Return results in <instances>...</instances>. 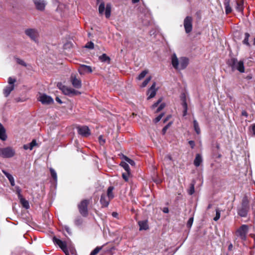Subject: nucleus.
Listing matches in <instances>:
<instances>
[{"instance_id": "09e8293b", "label": "nucleus", "mask_w": 255, "mask_h": 255, "mask_svg": "<svg viewBox=\"0 0 255 255\" xmlns=\"http://www.w3.org/2000/svg\"><path fill=\"white\" fill-rule=\"evenodd\" d=\"M193 222V217H191L189 218L188 220L187 223V226L188 228H191Z\"/></svg>"}, {"instance_id": "e433bc0d", "label": "nucleus", "mask_w": 255, "mask_h": 255, "mask_svg": "<svg viewBox=\"0 0 255 255\" xmlns=\"http://www.w3.org/2000/svg\"><path fill=\"white\" fill-rule=\"evenodd\" d=\"M15 192H16V194L17 195V197H18V199L23 197L21 194V189L20 188V187L19 186H15Z\"/></svg>"}, {"instance_id": "cd10ccee", "label": "nucleus", "mask_w": 255, "mask_h": 255, "mask_svg": "<svg viewBox=\"0 0 255 255\" xmlns=\"http://www.w3.org/2000/svg\"><path fill=\"white\" fill-rule=\"evenodd\" d=\"M19 200H20V203L25 208L28 209L29 208L28 202L23 197L19 198Z\"/></svg>"}, {"instance_id": "4468645a", "label": "nucleus", "mask_w": 255, "mask_h": 255, "mask_svg": "<svg viewBox=\"0 0 255 255\" xmlns=\"http://www.w3.org/2000/svg\"><path fill=\"white\" fill-rule=\"evenodd\" d=\"M78 71L81 75H83L87 73H92V69L90 66L81 65L78 68Z\"/></svg>"}, {"instance_id": "37998d69", "label": "nucleus", "mask_w": 255, "mask_h": 255, "mask_svg": "<svg viewBox=\"0 0 255 255\" xmlns=\"http://www.w3.org/2000/svg\"><path fill=\"white\" fill-rule=\"evenodd\" d=\"M151 80V77H149L148 78H147L143 82V83H142V85H141V87H145L147 84L149 82V81H150Z\"/></svg>"}, {"instance_id": "0e129e2a", "label": "nucleus", "mask_w": 255, "mask_h": 255, "mask_svg": "<svg viewBox=\"0 0 255 255\" xmlns=\"http://www.w3.org/2000/svg\"><path fill=\"white\" fill-rule=\"evenodd\" d=\"M65 230H66V231H67L68 233H70V228H69V227H68L66 226V227H65Z\"/></svg>"}, {"instance_id": "ddd939ff", "label": "nucleus", "mask_w": 255, "mask_h": 255, "mask_svg": "<svg viewBox=\"0 0 255 255\" xmlns=\"http://www.w3.org/2000/svg\"><path fill=\"white\" fill-rule=\"evenodd\" d=\"M53 242L62 249V250L65 253L66 255L68 254L67 245L65 242L62 241L56 238L55 237L53 238Z\"/></svg>"}, {"instance_id": "69168bd1", "label": "nucleus", "mask_w": 255, "mask_h": 255, "mask_svg": "<svg viewBox=\"0 0 255 255\" xmlns=\"http://www.w3.org/2000/svg\"><path fill=\"white\" fill-rule=\"evenodd\" d=\"M112 215H113V217H117V216H118V214H117V213H116V212H113V213H112Z\"/></svg>"}, {"instance_id": "de8ad7c7", "label": "nucleus", "mask_w": 255, "mask_h": 255, "mask_svg": "<svg viewBox=\"0 0 255 255\" xmlns=\"http://www.w3.org/2000/svg\"><path fill=\"white\" fill-rule=\"evenodd\" d=\"M99 143H100V144L101 145H103L105 143L106 140L104 138L103 135L99 136Z\"/></svg>"}, {"instance_id": "393cba45", "label": "nucleus", "mask_w": 255, "mask_h": 255, "mask_svg": "<svg viewBox=\"0 0 255 255\" xmlns=\"http://www.w3.org/2000/svg\"><path fill=\"white\" fill-rule=\"evenodd\" d=\"M202 162V158L200 154H197L194 161V164L195 166L198 167Z\"/></svg>"}, {"instance_id": "bf43d9fd", "label": "nucleus", "mask_w": 255, "mask_h": 255, "mask_svg": "<svg viewBox=\"0 0 255 255\" xmlns=\"http://www.w3.org/2000/svg\"><path fill=\"white\" fill-rule=\"evenodd\" d=\"M23 148L25 150H27L28 149H30V146H29V144H24L23 145Z\"/></svg>"}, {"instance_id": "2f4dec72", "label": "nucleus", "mask_w": 255, "mask_h": 255, "mask_svg": "<svg viewBox=\"0 0 255 255\" xmlns=\"http://www.w3.org/2000/svg\"><path fill=\"white\" fill-rule=\"evenodd\" d=\"M121 165L124 168V169L127 172H130V168L128 164L127 163L122 162L121 163Z\"/></svg>"}, {"instance_id": "052dcab7", "label": "nucleus", "mask_w": 255, "mask_h": 255, "mask_svg": "<svg viewBox=\"0 0 255 255\" xmlns=\"http://www.w3.org/2000/svg\"><path fill=\"white\" fill-rule=\"evenodd\" d=\"M253 78V76L252 75V74H250V75H248V76H247V77H246V79H247V80H251Z\"/></svg>"}, {"instance_id": "4be33fe9", "label": "nucleus", "mask_w": 255, "mask_h": 255, "mask_svg": "<svg viewBox=\"0 0 255 255\" xmlns=\"http://www.w3.org/2000/svg\"><path fill=\"white\" fill-rule=\"evenodd\" d=\"M139 226V230H146L148 229V222L147 220L140 221L138 222Z\"/></svg>"}, {"instance_id": "f3484780", "label": "nucleus", "mask_w": 255, "mask_h": 255, "mask_svg": "<svg viewBox=\"0 0 255 255\" xmlns=\"http://www.w3.org/2000/svg\"><path fill=\"white\" fill-rule=\"evenodd\" d=\"M156 84L155 83H153L151 87L149 88L147 92V94L148 95V97L147 98L148 99L153 98L156 93V89H155Z\"/></svg>"}, {"instance_id": "58836bf2", "label": "nucleus", "mask_w": 255, "mask_h": 255, "mask_svg": "<svg viewBox=\"0 0 255 255\" xmlns=\"http://www.w3.org/2000/svg\"><path fill=\"white\" fill-rule=\"evenodd\" d=\"M15 60L17 63H18V64H20L24 67H26L27 66L26 63L23 60L18 58H15Z\"/></svg>"}, {"instance_id": "412c9836", "label": "nucleus", "mask_w": 255, "mask_h": 255, "mask_svg": "<svg viewBox=\"0 0 255 255\" xmlns=\"http://www.w3.org/2000/svg\"><path fill=\"white\" fill-rule=\"evenodd\" d=\"M140 18L141 19V22L144 25H148L149 24L150 19V15L149 13H147L144 15V18L142 19V14L140 16Z\"/></svg>"}, {"instance_id": "5fc2aeb1", "label": "nucleus", "mask_w": 255, "mask_h": 255, "mask_svg": "<svg viewBox=\"0 0 255 255\" xmlns=\"http://www.w3.org/2000/svg\"><path fill=\"white\" fill-rule=\"evenodd\" d=\"M82 223V221L81 219H77L75 220V224L77 225H81Z\"/></svg>"}, {"instance_id": "13d9d810", "label": "nucleus", "mask_w": 255, "mask_h": 255, "mask_svg": "<svg viewBox=\"0 0 255 255\" xmlns=\"http://www.w3.org/2000/svg\"><path fill=\"white\" fill-rule=\"evenodd\" d=\"M168 128V125H167L163 128L162 132L163 134H164L166 132V130Z\"/></svg>"}, {"instance_id": "603ef678", "label": "nucleus", "mask_w": 255, "mask_h": 255, "mask_svg": "<svg viewBox=\"0 0 255 255\" xmlns=\"http://www.w3.org/2000/svg\"><path fill=\"white\" fill-rule=\"evenodd\" d=\"M165 104L164 103H162L160 104V105L159 106V107L157 108V110L156 111V112L157 113V112H160L161 110H162L164 107H165Z\"/></svg>"}, {"instance_id": "39448f33", "label": "nucleus", "mask_w": 255, "mask_h": 255, "mask_svg": "<svg viewBox=\"0 0 255 255\" xmlns=\"http://www.w3.org/2000/svg\"><path fill=\"white\" fill-rule=\"evenodd\" d=\"M15 154V150L10 146L0 148V156L3 158H8L14 156Z\"/></svg>"}, {"instance_id": "dca6fc26", "label": "nucleus", "mask_w": 255, "mask_h": 255, "mask_svg": "<svg viewBox=\"0 0 255 255\" xmlns=\"http://www.w3.org/2000/svg\"><path fill=\"white\" fill-rule=\"evenodd\" d=\"M36 8L39 10H44L46 3L43 0H33Z\"/></svg>"}, {"instance_id": "20e7f679", "label": "nucleus", "mask_w": 255, "mask_h": 255, "mask_svg": "<svg viewBox=\"0 0 255 255\" xmlns=\"http://www.w3.org/2000/svg\"><path fill=\"white\" fill-rule=\"evenodd\" d=\"M229 64L233 70H237L241 73L245 72V67L243 61H238L236 58L231 59Z\"/></svg>"}, {"instance_id": "6ab92c4d", "label": "nucleus", "mask_w": 255, "mask_h": 255, "mask_svg": "<svg viewBox=\"0 0 255 255\" xmlns=\"http://www.w3.org/2000/svg\"><path fill=\"white\" fill-rule=\"evenodd\" d=\"M110 200L108 197H106L105 194H103L101 197L100 202L103 207H107L109 204Z\"/></svg>"}, {"instance_id": "aec40b11", "label": "nucleus", "mask_w": 255, "mask_h": 255, "mask_svg": "<svg viewBox=\"0 0 255 255\" xmlns=\"http://www.w3.org/2000/svg\"><path fill=\"white\" fill-rule=\"evenodd\" d=\"M7 139L6 130L2 125L0 123V139L5 141Z\"/></svg>"}, {"instance_id": "a19ab883", "label": "nucleus", "mask_w": 255, "mask_h": 255, "mask_svg": "<svg viewBox=\"0 0 255 255\" xmlns=\"http://www.w3.org/2000/svg\"><path fill=\"white\" fill-rule=\"evenodd\" d=\"M195 192L194 189V184L192 183L191 184L189 189L188 190V194L189 195H192Z\"/></svg>"}, {"instance_id": "ea45409f", "label": "nucleus", "mask_w": 255, "mask_h": 255, "mask_svg": "<svg viewBox=\"0 0 255 255\" xmlns=\"http://www.w3.org/2000/svg\"><path fill=\"white\" fill-rule=\"evenodd\" d=\"M102 249V247H96L90 254V255H96Z\"/></svg>"}, {"instance_id": "6e6552de", "label": "nucleus", "mask_w": 255, "mask_h": 255, "mask_svg": "<svg viewBox=\"0 0 255 255\" xmlns=\"http://www.w3.org/2000/svg\"><path fill=\"white\" fill-rule=\"evenodd\" d=\"M89 204V200H83L78 205V208L80 214L84 217L88 215L87 206Z\"/></svg>"}, {"instance_id": "f704fd0d", "label": "nucleus", "mask_w": 255, "mask_h": 255, "mask_svg": "<svg viewBox=\"0 0 255 255\" xmlns=\"http://www.w3.org/2000/svg\"><path fill=\"white\" fill-rule=\"evenodd\" d=\"M148 73V71L147 70H144L143 71H142L138 75V77H137V79L139 80H140L141 79H142L145 76V75H146V74Z\"/></svg>"}, {"instance_id": "1a4fd4ad", "label": "nucleus", "mask_w": 255, "mask_h": 255, "mask_svg": "<svg viewBox=\"0 0 255 255\" xmlns=\"http://www.w3.org/2000/svg\"><path fill=\"white\" fill-rule=\"evenodd\" d=\"M38 100L44 105H49L53 103L54 102L53 99L50 96L45 94H40L38 98Z\"/></svg>"}, {"instance_id": "2eb2a0df", "label": "nucleus", "mask_w": 255, "mask_h": 255, "mask_svg": "<svg viewBox=\"0 0 255 255\" xmlns=\"http://www.w3.org/2000/svg\"><path fill=\"white\" fill-rule=\"evenodd\" d=\"M71 81L74 87L79 89L81 87L82 83L80 79H77L74 75H71Z\"/></svg>"}, {"instance_id": "f8f14e48", "label": "nucleus", "mask_w": 255, "mask_h": 255, "mask_svg": "<svg viewBox=\"0 0 255 255\" xmlns=\"http://www.w3.org/2000/svg\"><path fill=\"white\" fill-rule=\"evenodd\" d=\"M77 128L78 133L82 136L87 137L91 134L90 129L87 126H79Z\"/></svg>"}, {"instance_id": "423d86ee", "label": "nucleus", "mask_w": 255, "mask_h": 255, "mask_svg": "<svg viewBox=\"0 0 255 255\" xmlns=\"http://www.w3.org/2000/svg\"><path fill=\"white\" fill-rule=\"evenodd\" d=\"M25 34L32 40L36 43L38 42L39 32L34 28H28L25 30Z\"/></svg>"}, {"instance_id": "864d4df0", "label": "nucleus", "mask_w": 255, "mask_h": 255, "mask_svg": "<svg viewBox=\"0 0 255 255\" xmlns=\"http://www.w3.org/2000/svg\"><path fill=\"white\" fill-rule=\"evenodd\" d=\"M189 144H190V145L191 146V147L192 148H194V146H195V142L193 140H190L189 141Z\"/></svg>"}, {"instance_id": "b1692460", "label": "nucleus", "mask_w": 255, "mask_h": 255, "mask_svg": "<svg viewBox=\"0 0 255 255\" xmlns=\"http://www.w3.org/2000/svg\"><path fill=\"white\" fill-rule=\"evenodd\" d=\"M236 9L239 12H243L244 10V2L243 0H238L236 1Z\"/></svg>"}, {"instance_id": "c03bdc74", "label": "nucleus", "mask_w": 255, "mask_h": 255, "mask_svg": "<svg viewBox=\"0 0 255 255\" xmlns=\"http://www.w3.org/2000/svg\"><path fill=\"white\" fill-rule=\"evenodd\" d=\"M30 146V150H32L33 148L37 145L36 141L35 139L32 140V141L29 143Z\"/></svg>"}, {"instance_id": "bb28decb", "label": "nucleus", "mask_w": 255, "mask_h": 255, "mask_svg": "<svg viewBox=\"0 0 255 255\" xmlns=\"http://www.w3.org/2000/svg\"><path fill=\"white\" fill-rule=\"evenodd\" d=\"M224 5H225L226 13L227 14H228L231 13L232 11V8L230 5L229 0H226V1L224 2Z\"/></svg>"}, {"instance_id": "3c124183", "label": "nucleus", "mask_w": 255, "mask_h": 255, "mask_svg": "<svg viewBox=\"0 0 255 255\" xmlns=\"http://www.w3.org/2000/svg\"><path fill=\"white\" fill-rule=\"evenodd\" d=\"M163 114H160L158 116H157L154 120V121L155 123L158 122L159 121H160V120H161V119L162 118V117H163Z\"/></svg>"}, {"instance_id": "f03ea898", "label": "nucleus", "mask_w": 255, "mask_h": 255, "mask_svg": "<svg viewBox=\"0 0 255 255\" xmlns=\"http://www.w3.org/2000/svg\"><path fill=\"white\" fill-rule=\"evenodd\" d=\"M249 209V201L248 197L245 196L242 199L241 206L238 207V214L242 217H246L248 215Z\"/></svg>"}, {"instance_id": "473e14b6", "label": "nucleus", "mask_w": 255, "mask_h": 255, "mask_svg": "<svg viewBox=\"0 0 255 255\" xmlns=\"http://www.w3.org/2000/svg\"><path fill=\"white\" fill-rule=\"evenodd\" d=\"M50 171L52 177L54 179L55 181H56L57 180V176L56 171L52 168H50Z\"/></svg>"}, {"instance_id": "680f3d73", "label": "nucleus", "mask_w": 255, "mask_h": 255, "mask_svg": "<svg viewBox=\"0 0 255 255\" xmlns=\"http://www.w3.org/2000/svg\"><path fill=\"white\" fill-rule=\"evenodd\" d=\"M242 115L243 116H244L246 117H247V116H248L247 113L246 111H243V112H242Z\"/></svg>"}, {"instance_id": "a18cd8bd", "label": "nucleus", "mask_w": 255, "mask_h": 255, "mask_svg": "<svg viewBox=\"0 0 255 255\" xmlns=\"http://www.w3.org/2000/svg\"><path fill=\"white\" fill-rule=\"evenodd\" d=\"M129 175H130V172L123 173L122 174V177L126 181H128Z\"/></svg>"}, {"instance_id": "c9c22d12", "label": "nucleus", "mask_w": 255, "mask_h": 255, "mask_svg": "<svg viewBox=\"0 0 255 255\" xmlns=\"http://www.w3.org/2000/svg\"><path fill=\"white\" fill-rule=\"evenodd\" d=\"M124 160L128 163H129V164H130L132 166H133L135 165V162L133 160H132V159L129 158L128 157L126 156H124Z\"/></svg>"}, {"instance_id": "0eeeda50", "label": "nucleus", "mask_w": 255, "mask_h": 255, "mask_svg": "<svg viewBox=\"0 0 255 255\" xmlns=\"http://www.w3.org/2000/svg\"><path fill=\"white\" fill-rule=\"evenodd\" d=\"M249 228L246 225H243L238 229L236 235L243 240L246 239V236L248 232Z\"/></svg>"}, {"instance_id": "338daca9", "label": "nucleus", "mask_w": 255, "mask_h": 255, "mask_svg": "<svg viewBox=\"0 0 255 255\" xmlns=\"http://www.w3.org/2000/svg\"><path fill=\"white\" fill-rule=\"evenodd\" d=\"M232 248H233V245H232V244H231L229 246V247H228V249H229V250H232Z\"/></svg>"}, {"instance_id": "c756f323", "label": "nucleus", "mask_w": 255, "mask_h": 255, "mask_svg": "<svg viewBox=\"0 0 255 255\" xmlns=\"http://www.w3.org/2000/svg\"><path fill=\"white\" fill-rule=\"evenodd\" d=\"M194 128L197 134H199L200 133V128L197 121L196 120H193Z\"/></svg>"}, {"instance_id": "4c0bfd02", "label": "nucleus", "mask_w": 255, "mask_h": 255, "mask_svg": "<svg viewBox=\"0 0 255 255\" xmlns=\"http://www.w3.org/2000/svg\"><path fill=\"white\" fill-rule=\"evenodd\" d=\"M245 35V37L243 40V43H244V44L249 46L250 44L249 43V38L250 37V34L248 33H246Z\"/></svg>"}, {"instance_id": "c85d7f7f", "label": "nucleus", "mask_w": 255, "mask_h": 255, "mask_svg": "<svg viewBox=\"0 0 255 255\" xmlns=\"http://www.w3.org/2000/svg\"><path fill=\"white\" fill-rule=\"evenodd\" d=\"M114 189V187L113 186H110L108 188L107 196L109 198V199H112L114 197V194H113V192Z\"/></svg>"}, {"instance_id": "9b49d317", "label": "nucleus", "mask_w": 255, "mask_h": 255, "mask_svg": "<svg viewBox=\"0 0 255 255\" xmlns=\"http://www.w3.org/2000/svg\"><path fill=\"white\" fill-rule=\"evenodd\" d=\"M58 86L65 95H70L71 94L77 95L80 94L79 92L65 86H63L61 84H58Z\"/></svg>"}, {"instance_id": "5701e85b", "label": "nucleus", "mask_w": 255, "mask_h": 255, "mask_svg": "<svg viewBox=\"0 0 255 255\" xmlns=\"http://www.w3.org/2000/svg\"><path fill=\"white\" fill-rule=\"evenodd\" d=\"M2 172L7 178V179H8V180L10 183V185L12 186H14L15 185V182H14V178L12 176V175L4 170H2Z\"/></svg>"}, {"instance_id": "f257e3e1", "label": "nucleus", "mask_w": 255, "mask_h": 255, "mask_svg": "<svg viewBox=\"0 0 255 255\" xmlns=\"http://www.w3.org/2000/svg\"><path fill=\"white\" fill-rule=\"evenodd\" d=\"M171 64L176 70H181L185 69L189 64V59L185 57H181L179 60L174 53L171 56Z\"/></svg>"}, {"instance_id": "e2e57ef3", "label": "nucleus", "mask_w": 255, "mask_h": 255, "mask_svg": "<svg viewBox=\"0 0 255 255\" xmlns=\"http://www.w3.org/2000/svg\"><path fill=\"white\" fill-rule=\"evenodd\" d=\"M56 101L57 102H58L59 103H60V104L62 103L61 100L58 97H56Z\"/></svg>"}, {"instance_id": "4d7b16f0", "label": "nucleus", "mask_w": 255, "mask_h": 255, "mask_svg": "<svg viewBox=\"0 0 255 255\" xmlns=\"http://www.w3.org/2000/svg\"><path fill=\"white\" fill-rule=\"evenodd\" d=\"M162 211L164 213H168L169 212V209H168V208L167 207H164V208H163Z\"/></svg>"}, {"instance_id": "8fccbe9b", "label": "nucleus", "mask_w": 255, "mask_h": 255, "mask_svg": "<svg viewBox=\"0 0 255 255\" xmlns=\"http://www.w3.org/2000/svg\"><path fill=\"white\" fill-rule=\"evenodd\" d=\"M161 101H162V99H161V98L159 99L157 101V102L155 103H154V104L152 106V109H154V108H155L156 107H157L158 106V104H159V103H161Z\"/></svg>"}, {"instance_id": "49530a36", "label": "nucleus", "mask_w": 255, "mask_h": 255, "mask_svg": "<svg viewBox=\"0 0 255 255\" xmlns=\"http://www.w3.org/2000/svg\"><path fill=\"white\" fill-rule=\"evenodd\" d=\"M16 82V79L15 78H12L10 77L8 79V83L10 85H14V83Z\"/></svg>"}, {"instance_id": "7ed1b4c3", "label": "nucleus", "mask_w": 255, "mask_h": 255, "mask_svg": "<svg viewBox=\"0 0 255 255\" xmlns=\"http://www.w3.org/2000/svg\"><path fill=\"white\" fill-rule=\"evenodd\" d=\"M98 3H100L99 6V12L100 14H103L105 10V16L106 18H109L111 16L112 5L110 3H108L105 7V3L103 0H97Z\"/></svg>"}, {"instance_id": "7c9ffc66", "label": "nucleus", "mask_w": 255, "mask_h": 255, "mask_svg": "<svg viewBox=\"0 0 255 255\" xmlns=\"http://www.w3.org/2000/svg\"><path fill=\"white\" fill-rule=\"evenodd\" d=\"M99 59L102 62H110V59L109 57H108L106 54H103L102 55L100 56Z\"/></svg>"}, {"instance_id": "72a5a7b5", "label": "nucleus", "mask_w": 255, "mask_h": 255, "mask_svg": "<svg viewBox=\"0 0 255 255\" xmlns=\"http://www.w3.org/2000/svg\"><path fill=\"white\" fill-rule=\"evenodd\" d=\"M220 216H221V211L219 210V208H217L216 209V216L213 219L215 221H218L220 219Z\"/></svg>"}, {"instance_id": "79ce46f5", "label": "nucleus", "mask_w": 255, "mask_h": 255, "mask_svg": "<svg viewBox=\"0 0 255 255\" xmlns=\"http://www.w3.org/2000/svg\"><path fill=\"white\" fill-rule=\"evenodd\" d=\"M87 48L92 49L94 48V44L90 41L88 42L85 46Z\"/></svg>"}, {"instance_id": "6e6d98bb", "label": "nucleus", "mask_w": 255, "mask_h": 255, "mask_svg": "<svg viewBox=\"0 0 255 255\" xmlns=\"http://www.w3.org/2000/svg\"><path fill=\"white\" fill-rule=\"evenodd\" d=\"M252 127L253 135L255 136V124L253 125Z\"/></svg>"}, {"instance_id": "a211bd4d", "label": "nucleus", "mask_w": 255, "mask_h": 255, "mask_svg": "<svg viewBox=\"0 0 255 255\" xmlns=\"http://www.w3.org/2000/svg\"><path fill=\"white\" fill-rule=\"evenodd\" d=\"M181 98L182 100V106L183 108V116L184 117L187 115L188 110V106L186 102V96L185 94H182Z\"/></svg>"}, {"instance_id": "9d476101", "label": "nucleus", "mask_w": 255, "mask_h": 255, "mask_svg": "<svg viewBox=\"0 0 255 255\" xmlns=\"http://www.w3.org/2000/svg\"><path fill=\"white\" fill-rule=\"evenodd\" d=\"M184 27L187 33H190L192 30V18L191 16H187L184 20Z\"/></svg>"}, {"instance_id": "774afa93", "label": "nucleus", "mask_w": 255, "mask_h": 255, "mask_svg": "<svg viewBox=\"0 0 255 255\" xmlns=\"http://www.w3.org/2000/svg\"><path fill=\"white\" fill-rule=\"evenodd\" d=\"M139 1V0H132V2L133 3H135L138 2Z\"/></svg>"}, {"instance_id": "a878e982", "label": "nucleus", "mask_w": 255, "mask_h": 255, "mask_svg": "<svg viewBox=\"0 0 255 255\" xmlns=\"http://www.w3.org/2000/svg\"><path fill=\"white\" fill-rule=\"evenodd\" d=\"M14 89V85H9L6 86L3 90V94L5 97H7L11 92Z\"/></svg>"}]
</instances>
